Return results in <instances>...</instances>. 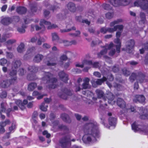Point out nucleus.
<instances>
[{
	"label": "nucleus",
	"mask_w": 148,
	"mask_h": 148,
	"mask_svg": "<svg viewBox=\"0 0 148 148\" xmlns=\"http://www.w3.org/2000/svg\"><path fill=\"white\" fill-rule=\"evenodd\" d=\"M48 105L45 103H42L40 106V109L43 111H46L47 110V108Z\"/></svg>",
	"instance_id": "bb28decb"
},
{
	"label": "nucleus",
	"mask_w": 148,
	"mask_h": 148,
	"mask_svg": "<svg viewBox=\"0 0 148 148\" xmlns=\"http://www.w3.org/2000/svg\"><path fill=\"white\" fill-rule=\"evenodd\" d=\"M43 134L44 135H46V137L47 138H49L50 136V134L48 133V132L45 131L43 132Z\"/></svg>",
	"instance_id": "3c124183"
},
{
	"label": "nucleus",
	"mask_w": 148,
	"mask_h": 148,
	"mask_svg": "<svg viewBox=\"0 0 148 148\" xmlns=\"http://www.w3.org/2000/svg\"><path fill=\"white\" fill-rule=\"evenodd\" d=\"M93 75L97 77H101V74L97 72H95L93 73Z\"/></svg>",
	"instance_id": "864d4df0"
},
{
	"label": "nucleus",
	"mask_w": 148,
	"mask_h": 148,
	"mask_svg": "<svg viewBox=\"0 0 148 148\" xmlns=\"http://www.w3.org/2000/svg\"><path fill=\"white\" fill-rule=\"evenodd\" d=\"M5 104L4 103H2L1 104V108L0 110V117H1L2 119H4L5 118V116L4 115L1 114V112H4L5 111V108L4 107Z\"/></svg>",
	"instance_id": "5701e85b"
},
{
	"label": "nucleus",
	"mask_w": 148,
	"mask_h": 148,
	"mask_svg": "<svg viewBox=\"0 0 148 148\" xmlns=\"http://www.w3.org/2000/svg\"><path fill=\"white\" fill-rule=\"evenodd\" d=\"M145 100V97L143 95H136L133 99L134 101L136 102L138 101L140 103H143Z\"/></svg>",
	"instance_id": "4468645a"
},
{
	"label": "nucleus",
	"mask_w": 148,
	"mask_h": 148,
	"mask_svg": "<svg viewBox=\"0 0 148 148\" xmlns=\"http://www.w3.org/2000/svg\"><path fill=\"white\" fill-rule=\"evenodd\" d=\"M16 41L15 39H11L8 40L5 43V44L7 46L10 45L15 42Z\"/></svg>",
	"instance_id": "473e14b6"
},
{
	"label": "nucleus",
	"mask_w": 148,
	"mask_h": 148,
	"mask_svg": "<svg viewBox=\"0 0 148 148\" xmlns=\"http://www.w3.org/2000/svg\"><path fill=\"white\" fill-rule=\"evenodd\" d=\"M43 56L40 54H38L36 56L33 60L34 62H40L43 58Z\"/></svg>",
	"instance_id": "4be33fe9"
},
{
	"label": "nucleus",
	"mask_w": 148,
	"mask_h": 148,
	"mask_svg": "<svg viewBox=\"0 0 148 148\" xmlns=\"http://www.w3.org/2000/svg\"><path fill=\"white\" fill-rule=\"evenodd\" d=\"M59 76L61 79L65 82H66L68 80V75L66 74L64 72L61 71L59 74Z\"/></svg>",
	"instance_id": "dca6fc26"
},
{
	"label": "nucleus",
	"mask_w": 148,
	"mask_h": 148,
	"mask_svg": "<svg viewBox=\"0 0 148 148\" xmlns=\"http://www.w3.org/2000/svg\"><path fill=\"white\" fill-rule=\"evenodd\" d=\"M55 61V58L51 59L50 60L48 61L47 63V65L48 66H54L56 64L55 62H53Z\"/></svg>",
	"instance_id": "c85d7f7f"
},
{
	"label": "nucleus",
	"mask_w": 148,
	"mask_h": 148,
	"mask_svg": "<svg viewBox=\"0 0 148 148\" xmlns=\"http://www.w3.org/2000/svg\"><path fill=\"white\" fill-rule=\"evenodd\" d=\"M33 96H38L37 97L38 99H40L42 98L43 96V95H40V93L37 91H34L33 93Z\"/></svg>",
	"instance_id": "f704fd0d"
},
{
	"label": "nucleus",
	"mask_w": 148,
	"mask_h": 148,
	"mask_svg": "<svg viewBox=\"0 0 148 148\" xmlns=\"http://www.w3.org/2000/svg\"><path fill=\"white\" fill-rule=\"evenodd\" d=\"M50 46L47 43H45L43 45V47L44 49H48L50 48Z\"/></svg>",
	"instance_id": "6e6d98bb"
},
{
	"label": "nucleus",
	"mask_w": 148,
	"mask_h": 148,
	"mask_svg": "<svg viewBox=\"0 0 148 148\" xmlns=\"http://www.w3.org/2000/svg\"><path fill=\"white\" fill-rule=\"evenodd\" d=\"M83 81L82 89H85L89 88L90 86L89 84V79L87 77H86L84 79Z\"/></svg>",
	"instance_id": "ddd939ff"
},
{
	"label": "nucleus",
	"mask_w": 148,
	"mask_h": 148,
	"mask_svg": "<svg viewBox=\"0 0 148 148\" xmlns=\"http://www.w3.org/2000/svg\"><path fill=\"white\" fill-rule=\"evenodd\" d=\"M52 40L53 41H56L59 39V37L57 33L55 32L51 34Z\"/></svg>",
	"instance_id": "a878e982"
},
{
	"label": "nucleus",
	"mask_w": 148,
	"mask_h": 148,
	"mask_svg": "<svg viewBox=\"0 0 148 148\" xmlns=\"http://www.w3.org/2000/svg\"><path fill=\"white\" fill-rule=\"evenodd\" d=\"M29 69L30 71L32 72H36L38 70V68L34 66L29 67Z\"/></svg>",
	"instance_id": "a19ab883"
},
{
	"label": "nucleus",
	"mask_w": 148,
	"mask_h": 148,
	"mask_svg": "<svg viewBox=\"0 0 148 148\" xmlns=\"http://www.w3.org/2000/svg\"><path fill=\"white\" fill-rule=\"evenodd\" d=\"M31 27L32 29H34V27H35L36 30L37 31L39 30L40 29L42 28L41 26L40 27L38 25H31Z\"/></svg>",
	"instance_id": "37998d69"
},
{
	"label": "nucleus",
	"mask_w": 148,
	"mask_h": 148,
	"mask_svg": "<svg viewBox=\"0 0 148 148\" xmlns=\"http://www.w3.org/2000/svg\"><path fill=\"white\" fill-rule=\"evenodd\" d=\"M114 48L115 46L112 43H110L109 45H106L104 47L103 49L98 54V56L101 57L102 56H104V57L106 58V61L109 63H111V62L110 58L107 56H105L104 55L107 53L108 50H109L110 51L109 55L110 56H113L115 52Z\"/></svg>",
	"instance_id": "f03ea898"
},
{
	"label": "nucleus",
	"mask_w": 148,
	"mask_h": 148,
	"mask_svg": "<svg viewBox=\"0 0 148 148\" xmlns=\"http://www.w3.org/2000/svg\"><path fill=\"white\" fill-rule=\"evenodd\" d=\"M82 81V79L81 78H79L77 80V83L78 85V86L76 88V90L77 91H79L80 90V88L79 86V83Z\"/></svg>",
	"instance_id": "58836bf2"
},
{
	"label": "nucleus",
	"mask_w": 148,
	"mask_h": 148,
	"mask_svg": "<svg viewBox=\"0 0 148 148\" xmlns=\"http://www.w3.org/2000/svg\"><path fill=\"white\" fill-rule=\"evenodd\" d=\"M17 50L19 53H22L24 50V45L23 43H21L17 48Z\"/></svg>",
	"instance_id": "393cba45"
},
{
	"label": "nucleus",
	"mask_w": 148,
	"mask_h": 148,
	"mask_svg": "<svg viewBox=\"0 0 148 148\" xmlns=\"http://www.w3.org/2000/svg\"><path fill=\"white\" fill-rule=\"evenodd\" d=\"M108 79H109L110 81H112L113 79V77L112 75H110V76H108Z\"/></svg>",
	"instance_id": "338daca9"
},
{
	"label": "nucleus",
	"mask_w": 148,
	"mask_h": 148,
	"mask_svg": "<svg viewBox=\"0 0 148 148\" xmlns=\"http://www.w3.org/2000/svg\"><path fill=\"white\" fill-rule=\"evenodd\" d=\"M36 86L37 85L36 83H31L28 85L27 89L29 91H32L36 88Z\"/></svg>",
	"instance_id": "b1692460"
},
{
	"label": "nucleus",
	"mask_w": 148,
	"mask_h": 148,
	"mask_svg": "<svg viewBox=\"0 0 148 148\" xmlns=\"http://www.w3.org/2000/svg\"><path fill=\"white\" fill-rule=\"evenodd\" d=\"M7 62V60L6 59L4 58H2L0 60V65L4 66Z\"/></svg>",
	"instance_id": "79ce46f5"
},
{
	"label": "nucleus",
	"mask_w": 148,
	"mask_h": 148,
	"mask_svg": "<svg viewBox=\"0 0 148 148\" xmlns=\"http://www.w3.org/2000/svg\"><path fill=\"white\" fill-rule=\"evenodd\" d=\"M26 26L25 25H23L21 27H19L17 29L18 31L21 33H24L25 32V29L26 28Z\"/></svg>",
	"instance_id": "72a5a7b5"
},
{
	"label": "nucleus",
	"mask_w": 148,
	"mask_h": 148,
	"mask_svg": "<svg viewBox=\"0 0 148 148\" xmlns=\"http://www.w3.org/2000/svg\"><path fill=\"white\" fill-rule=\"evenodd\" d=\"M62 117L64 121H66V119L68 117V116L66 114H63L62 115Z\"/></svg>",
	"instance_id": "bf43d9fd"
},
{
	"label": "nucleus",
	"mask_w": 148,
	"mask_h": 148,
	"mask_svg": "<svg viewBox=\"0 0 148 148\" xmlns=\"http://www.w3.org/2000/svg\"><path fill=\"white\" fill-rule=\"evenodd\" d=\"M21 64V62L19 60L16 61L13 64V66L15 68L19 66Z\"/></svg>",
	"instance_id": "e433bc0d"
},
{
	"label": "nucleus",
	"mask_w": 148,
	"mask_h": 148,
	"mask_svg": "<svg viewBox=\"0 0 148 148\" xmlns=\"http://www.w3.org/2000/svg\"><path fill=\"white\" fill-rule=\"evenodd\" d=\"M72 23L71 22L69 24H68L66 26L67 29H64L60 30V32H69L72 30L75 29V28L74 27H72Z\"/></svg>",
	"instance_id": "f3484780"
},
{
	"label": "nucleus",
	"mask_w": 148,
	"mask_h": 148,
	"mask_svg": "<svg viewBox=\"0 0 148 148\" xmlns=\"http://www.w3.org/2000/svg\"><path fill=\"white\" fill-rule=\"evenodd\" d=\"M113 14L110 12H108L106 14V18H108L110 19L112 18L113 16Z\"/></svg>",
	"instance_id": "09e8293b"
},
{
	"label": "nucleus",
	"mask_w": 148,
	"mask_h": 148,
	"mask_svg": "<svg viewBox=\"0 0 148 148\" xmlns=\"http://www.w3.org/2000/svg\"><path fill=\"white\" fill-rule=\"evenodd\" d=\"M134 3V6L139 7L145 10L148 8V1L147 0H136Z\"/></svg>",
	"instance_id": "423d86ee"
},
{
	"label": "nucleus",
	"mask_w": 148,
	"mask_h": 148,
	"mask_svg": "<svg viewBox=\"0 0 148 148\" xmlns=\"http://www.w3.org/2000/svg\"><path fill=\"white\" fill-rule=\"evenodd\" d=\"M84 134L82 140L86 143L96 141L100 136L98 125L95 122L86 124L84 126Z\"/></svg>",
	"instance_id": "f257e3e1"
},
{
	"label": "nucleus",
	"mask_w": 148,
	"mask_h": 148,
	"mask_svg": "<svg viewBox=\"0 0 148 148\" xmlns=\"http://www.w3.org/2000/svg\"><path fill=\"white\" fill-rule=\"evenodd\" d=\"M6 93L5 92H2L0 95V97L2 98H5L6 97Z\"/></svg>",
	"instance_id": "4d7b16f0"
},
{
	"label": "nucleus",
	"mask_w": 148,
	"mask_h": 148,
	"mask_svg": "<svg viewBox=\"0 0 148 148\" xmlns=\"http://www.w3.org/2000/svg\"><path fill=\"white\" fill-rule=\"evenodd\" d=\"M40 26L42 27L43 29H45V27L44 25H46L47 27V28L49 29H51L55 28L57 27V26L55 24H51V23L44 19H41L40 21Z\"/></svg>",
	"instance_id": "1a4fd4ad"
},
{
	"label": "nucleus",
	"mask_w": 148,
	"mask_h": 148,
	"mask_svg": "<svg viewBox=\"0 0 148 148\" xmlns=\"http://www.w3.org/2000/svg\"><path fill=\"white\" fill-rule=\"evenodd\" d=\"M117 29L119 30L120 31L117 32L116 34V38L114 40V42L116 44H117L116 47V51L117 53H119L120 52V48L121 46V42L119 39V38L120 36L121 31L123 29L121 30L119 29L118 28H117Z\"/></svg>",
	"instance_id": "0eeeda50"
},
{
	"label": "nucleus",
	"mask_w": 148,
	"mask_h": 148,
	"mask_svg": "<svg viewBox=\"0 0 148 148\" xmlns=\"http://www.w3.org/2000/svg\"><path fill=\"white\" fill-rule=\"evenodd\" d=\"M75 140L73 139H71L69 136L65 137L61 139L60 142L61 146L63 147H66L70 145V142L71 141H74Z\"/></svg>",
	"instance_id": "6e6552de"
},
{
	"label": "nucleus",
	"mask_w": 148,
	"mask_h": 148,
	"mask_svg": "<svg viewBox=\"0 0 148 148\" xmlns=\"http://www.w3.org/2000/svg\"><path fill=\"white\" fill-rule=\"evenodd\" d=\"M111 3L115 6H117L119 5V4L117 3L116 0H110Z\"/></svg>",
	"instance_id": "49530a36"
},
{
	"label": "nucleus",
	"mask_w": 148,
	"mask_h": 148,
	"mask_svg": "<svg viewBox=\"0 0 148 148\" xmlns=\"http://www.w3.org/2000/svg\"><path fill=\"white\" fill-rule=\"evenodd\" d=\"M44 77L42 78V81L44 83L49 84V87L52 88H54L56 87V84L57 79L53 77V75L49 72L46 73L45 74Z\"/></svg>",
	"instance_id": "20e7f679"
},
{
	"label": "nucleus",
	"mask_w": 148,
	"mask_h": 148,
	"mask_svg": "<svg viewBox=\"0 0 148 148\" xmlns=\"http://www.w3.org/2000/svg\"><path fill=\"white\" fill-rule=\"evenodd\" d=\"M123 73L125 75L128 76L130 74V73L129 71H127L126 69H123Z\"/></svg>",
	"instance_id": "603ef678"
},
{
	"label": "nucleus",
	"mask_w": 148,
	"mask_h": 148,
	"mask_svg": "<svg viewBox=\"0 0 148 148\" xmlns=\"http://www.w3.org/2000/svg\"><path fill=\"white\" fill-rule=\"evenodd\" d=\"M106 122V121L105 120H103V121H102V124H103V125L105 126V127H106L107 128H109L110 129V126L109 125H105V123Z\"/></svg>",
	"instance_id": "e2e57ef3"
},
{
	"label": "nucleus",
	"mask_w": 148,
	"mask_h": 148,
	"mask_svg": "<svg viewBox=\"0 0 148 148\" xmlns=\"http://www.w3.org/2000/svg\"><path fill=\"white\" fill-rule=\"evenodd\" d=\"M17 12L19 14H24L26 11V9L24 7H19L16 9Z\"/></svg>",
	"instance_id": "aec40b11"
},
{
	"label": "nucleus",
	"mask_w": 148,
	"mask_h": 148,
	"mask_svg": "<svg viewBox=\"0 0 148 148\" xmlns=\"http://www.w3.org/2000/svg\"><path fill=\"white\" fill-rule=\"evenodd\" d=\"M109 95L110 96V97H109V98H108V102L109 103L113 104L115 103L114 101H113V100L114 98V96L112 93H110Z\"/></svg>",
	"instance_id": "2f4dec72"
},
{
	"label": "nucleus",
	"mask_w": 148,
	"mask_h": 148,
	"mask_svg": "<svg viewBox=\"0 0 148 148\" xmlns=\"http://www.w3.org/2000/svg\"><path fill=\"white\" fill-rule=\"evenodd\" d=\"M132 130L135 132L139 131L140 132L146 133V129L145 127H143L140 125H138L136 123H134L132 125Z\"/></svg>",
	"instance_id": "9d476101"
},
{
	"label": "nucleus",
	"mask_w": 148,
	"mask_h": 148,
	"mask_svg": "<svg viewBox=\"0 0 148 148\" xmlns=\"http://www.w3.org/2000/svg\"><path fill=\"white\" fill-rule=\"evenodd\" d=\"M90 61L91 62L92 64H88V65H91L92 66L96 68L98 67L99 66V63L97 62H95L93 63L91 61Z\"/></svg>",
	"instance_id": "de8ad7c7"
},
{
	"label": "nucleus",
	"mask_w": 148,
	"mask_h": 148,
	"mask_svg": "<svg viewBox=\"0 0 148 148\" xmlns=\"http://www.w3.org/2000/svg\"><path fill=\"white\" fill-rule=\"evenodd\" d=\"M60 63H61L63 61L66 60L67 59V57L66 55H63L61 56L60 58Z\"/></svg>",
	"instance_id": "a18cd8bd"
},
{
	"label": "nucleus",
	"mask_w": 148,
	"mask_h": 148,
	"mask_svg": "<svg viewBox=\"0 0 148 148\" xmlns=\"http://www.w3.org/2000/svg\"><path fill=\"white\" fill-rule=\"evenodd\" d=\"M61 42L63 43L64 45L66 46L71 45V44L70 41H68L66 40H62Z\"/></svg>",
	"instance_id": "4c0bfd02"
},
{
	"label": "nucleus",
	"mask_w": 148,
	"mask_h": 148,
	"mask_svg": "<svg viewBox=\"0 0 148 148\" xmlns=\"http://www.w3.org/2000/svg\"><path fill=\"white\" fill-rule=\"evenodd\" d=\"M96 92L98 97L101 98L103 97L104 93L102 91L99 90H97Z\"/></svg>",
	"instance_id": "7c9ffc66"
},
{
	"label": "nucleus",
	"mask_w": 148,
	"mask_h": 148,
	"mask_svg": "<svg viewBox=\"0 0 148 148\" xmlns=\"http://www.w3.org/2000/svg\"><path fill=\"white\" fill-rule=\"evenodd\" d=\"M19 74L21 75H22L24 74V71L23 69H20L19 71Z\"/></svg>",
	"instance_id": "69168bd1"
},
{
	"label": "nucleus",
	"mask_w": 148,
	"mask_h": 148,
	"mask_svg": "<svg viewBox=\"0 0 148 148\" xmlns=\"http://www.w3.org/2000/svg\"><path fill=\"white\" fill-rule=\"evenodd\" d=\"M35 49V48L34 47H32V48L29 49L27 51V54H29L31 52H32Z\"/></svg>",
	"instance_id": "13d9d810"
},
{
	"label": "nucleus",
	"mask_w": 148,
	"mask_h": 148,
	"mask_svg": "<svg viewBox=\"0 0 148 148\" xmlns=\"http://www.w3.org/2000/svg\"><path fill=\"white\" fill-rule=\"evenodd\" d=\"M134 45V42L133 40H131L127 42L126 50L127 52L130 53V50L132 49Z\"/></svg>",
	"instance_id": "f8f14e48"
},
{
	"label": "nucleus",
	"mask_w": 148,
	"mask_h": 148,
	"mask_svg": "<svg viewBox=\"0 0 148 148\" xmlns=\"http://www.w3.org/2000/svg\"><path fill=\"white\" fill-rule=\"evenodd\" d=\"M91 64L92 63L90 61L84 60L82 61V63H76L75 65L76 67L82 68L85 65Z\"/></svg>",
	"instance_id": "2eb2a0df"
},
{
	"label": "nucleus",
	"mask_w": 148,
	"mask_h": 148,
	"mask_svg": "<svg viewBox=\"0 0 148 148\" xmlns=\"http://www.w3.org/2000/svg\"><path fill=\"white\" fill-rule=\"evenodd\" d=\"M7 5H4L2 6L1 8V10L3 12H4L5 11L6 9L7 8Z\"/></svg>",
	"instance_id": "0e129e2a"
},
{
	"label": "nucleus",
	"mask_w": 148,
	"mask_h": 148,
	"mask_svg": "<svg viewBox=\"0 0 148 148\" xmlns=\"http://www.w3.org/2000/svg\"><path fill=\"white\" fill-rule=\"evenodd\" d=\"M10 123V121L7 120H6L5 122H1L0 123V126L1 127H4L5 126L9 124Z\"/></svg>",
	"instance_id": "c9c22d12"
},
{
	"label": "nucleus",
	"mask_w": 148,
	"mask_h": 148,
	"mask_svg": "<svg viewBox=\"0 0 148 148\" xmlns=\"http://www.w3.org/2000/svg\"><path fill=\"white\" fill-rule=\"evenodd\" d=\"M116 119L114 118L110 117L109 119V125L111 127H113L112 128H114L116 125Z\"/></svg>",
	"instance_id": "a211bd4d"
},
{
	"label": "nucleus",
	"mask_w": 148,
	"mask_h": 148,
	"mask_svg": "<svg viewBox=\"0 0 148 148\" xmlns=\"http://www.w3.org/2000/svg\"><path fill=\"white\" fill-rule=\"evenodd\" d=\"M124 3L123 5H126L128 4L130 1V0H122Z\"/></svg>",
	"instance_id": "5fc2aeb1"
},
{
	"label": "nucleus",
	"mask_w": 148,
	"mask_h": 148,
	"mask_svg": "<svg viewBox=\"0 0 148 148\" xmlns=\"http://www.w3.org/2000/svg\"><path fill=\"white\" fill-rule=\"evenodd\" d=\"M7 57L8 58H11L13 57V55L11 53H7Z\"/></svg>",
	"instance_id": "052dcab7"
},
{
	"label": "nucleus",
	"mask_w": 148,
	"mask_h": 148,
	"mask_svg": "<svg viewBox=\"0 0 148 148\" xmlns=\"http://www.w3.org/2000/svg\"><path fill=\"white\" fill-rule=\"evenodd\" d=\"M1 23L4 25H8L11 23V19L8 17L4 18L1 21Z\"/></svg>",
	"instance_id": "412c9836"
},
{
	"label": "nucleus",
	"mask_w": 148,
	"mask_h": 148,
	"mask_svg": "<svg viewBox=\"0 0 148 148\" xmlns=\"http://www.w3.org/2000/svg\"><path fill=\"white\" fill-rule=\"evenodd\" d=\"M37 39L38 38L37 37H34L31 38V41L32 42H34L37 40Z\"/></svg>",
	"instance_id": "680f3d73"
},
{
	"label": "nucleus",
	"mask_w": 148,
	"mask_h": 148,
	"mask_svg": "<svg viewBox=\"0 0 148 148\" xmlns=\"http://www.w3.org/2000/svg\"><path fill=\"white\" fill-rule=\"evenodd\" d=\"M16 70H13L10 73V75L11 77L12 78L10 80H7L4 81L1 84V86L3 87H6L9 86L10 84L14 83L16 79Z\"/></svg>",
	"instance_id": "39448f33"
},
{
	"label": "nucleus",
	"mask_w": 148,
	"mask_h": 148,
	"mask_svg": "<svg viewBox=\"0 0 148 148\" xmlns=\"http://www.w3.org/2000/svg\"><path fill=\"white\" fill-rule=\"evenodd\" d=\"M117 103L118 106L122 108H125V101L121 98L118 99Z\"/></svg>",
	"instance_id": "6ab92c4d"
},
{
	"label": "nucleus",
	"mask_w": 148,
	"mask_h": 148,
	"mask_svg": "<svg viewBox=\"0 0 148 148\" xmlns=\"http://www.w3.org/2000/svg\"><path fill=\"white\" fill-rule=\"evenodd\" d=\"M27 101L26 100H24L23 103L20 100H17L15 102L16 104L22 110H23L25 108V105L27 103Z\"/></svg>",
	"instance_id": "9b49d317"
},
{
	"label": "nucleus",
	"mask_w": 148,
	"mask_h": 148,
	"mask_svg": "<svg viewBox=\"0 0 148 148\" xmlns=\"http://www.w3.org/2000/svg\"><path fill=\"white\" fill-rule=\"evenodd\" d=\"M107 79L105 77H103L102 79H98L96 82V84L98 85H101L102 82L106 81Z\"/></svg>",
	"instance_id": "c756f323"
},
{
	"label": "nucleus",
	"mask_w": 148,
	"mask_h": 148,
	"mask_svg": "<svg viewBox=\"0 0 148 148\" xmlns=\"http://www.w3.org/2000/svg\"><path fill=\"white\" fill-rule=\"evenodd\" d=\"M15 128V122L14 121H13L12 124V125L11 127H10L9 128V130L12 131L14 130Z\"/></svg>",
	"instance_id": "c03bdc74"
},
{
	"label": "nucleus",
	"mask_w": 148,
	"mask_h": 148,
	"mask_svg": "<svg viewBox=\"0 0 148 148\" xmlns=\"http://www.w3.org/2000/svg\"><path fill=\"white\" fill-rule=\"evenodd\" d=\"M122 20L121 19H119L116 20L114 21L111 22L110 24V26L111 27L106 29L104 27L102 28L100 30V32L102 33L105 34L107 32H113L116 31L117 29H118L120 30L123 29V26L122 25H117L115 26L116 24H119L121 22Z\"/></svg>",
	"instance_id": "7ed1b4c3"
},
{
	"label": "nucleus",
	"mask_w": 148,
	"mask_h": 148,
	"mask_svg": "<svg viewBox=\"0 0 148 148\" xmlns=\"http://www.w3.org/2000/svg\"><path fill=\"white\" fill-rule=\"evenodd\" d=\"M33 75H31L29 76V75H28L27 77V79L29 80H33L35 79L33 77H32Z\"/></svg>",
	"instance_id": "774afa93"
},
{
	"label": "nucleus",
	"mask_w": 148,
	"mask_h": 148,
	"mask_svg": "<svg viewBox=\"0 0 148 148\" xmlns=\"http://www.w3.org/2000/svg\"><path fill=\"white\" fill-rule=\"evenodd\" d=\"M68 9L71 11H73L75 9V4L72 3H69L67 5Z\"/></svg>",
	"instance_id": "cd10ccee"
},
{
	"label": "nucleus",
	"mask_w": 148,
	"mask_h": 148,
	"mask_svg": "<svg viewBox=\"0 0 148 148\" xmlns=\"http://www.w3.org/2000/svg\"><path fill=\"white\" fill-rule=\"evenodd\" d=\"M103 7L106 10H109L110 9V5L108 4H103Z\"/></svg>",
	"instance_id": "8fccbe9b"
},
{
	"label": "nucleus",
	"mask_w": 148,
	"mask_h": 148,
	"mask_svg": "<svg viewBox=\"0 0 148 148\" xmlns=\"http://www.w3.org/2000/svg\"><path fill=\"white\" fill-rule=\"evenodd\" d=\"M136 78V75L134 73H132L131 76L130 77V79L131 82H133Z\"/></svg>",
	"instance_id": "ea45409f"
}]
</instances>
